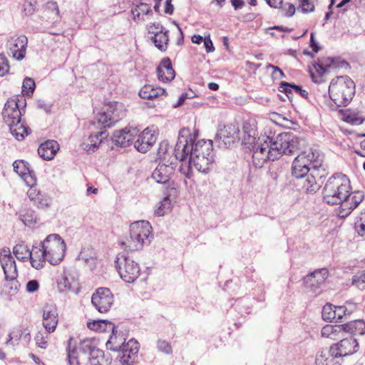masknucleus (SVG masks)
Instances as JSON below:
<instances>
[{
    "label": "nucleus",
    "mask_w": 365,
    "mask_h": 365,
    "mask_svg": "<svg viewBox=\"0 0 365 365\" xmlns=\"http://www.w3.org/2000/svg\"><path fill=\"white\" fill-rule=\"evenodd\" d=\"M292 89L302 97L308 98V92L302 89L301 86L287 82H282L280 83L279 91L284 92L288 98H289V95L292 93Z\"/></svg>",
    "instance_id": "obj_35"
},
{
    "label": "nucleus",
    "mask_w": 365,
    "mask_h": 365,
    "mask_svg": "<svg viewBox=\"0 0 365 365\" xmlns=\"http://www.w3.org/2000/svg\"><path fill=\"white\" fill-rule=\"evenodd\" d=\"M173 162L159 163L152 173V178L158 184L170 185V178L174 173Z\"/></svg>",
    "instance_id": "obj_21"
},
{
    "label": "nucleus",
    "mask_w": 365,
    "mask_h": 365,
    "mask_svg": "<svg viewBox=\"0 0 365 365\" xmlns=\"http://www.w3.org/2000/svg\"><path fill=\"white\" fill-rule=\"evenodd\" d=\"M158 349L166 354H170L173 351L171 345L165 340H159L158 341Z\"/></svg>",
    "instance_id": "obj_54"
},
{
    "label": "nucleus",
    "mask_w": 365,
    "mask_h": 365,
    "mask_svg": "<svg viewBox=\"0 0 365 365\" xmlns=\"http://www.w3.org/2000/svg\"><path fill=\"white\" fill-rule=\"evenodd\" d=\"M348 307L346 306H334V312H336V319H342L343 316L347 315Z\"/></svg>",
    "instance_id": "obj_57"
},
{
    "label": "nucleus",
    "mask_w": 365,
    "mask_h": 365,
    "mask_svg": "<svg viewBox=\"0 0 365 365\" xmlns=\"http://www.w3.org/2000/svg\"><path fill=\"white\" fill-rule=\"evenodd\" d=\"M139 130L135 127H126L123 130H116L113 133V140L116 145L126 147L138 135Z\"/></svg>",
    "instance_id": "obj_20"
},
{
    "label": "nucleus",
    "mask_w": 365,
    "mask_h": 365,
    "mask_svg": "<svg viewBox=\"0 0 365 365\" xmlns=\"http://www.w3.org/2000/svg\"><path fill=\"white\" fill-rule=\"evenodd\" d=\"M288 133L292 135L298 140H303L304 144L300 147L299 146V148L295 149L292 153H281L279 158L282 155H292L294 154H298L292 163V174L294 178H302L304 175L309 173V171L312 169H313V168H312V165H310L311 160L307 159L306 151L304 150V149L307 147V142L304 138L297 137L292 133Z\"/></svg>",
    "instance_id": "obj_8"
},
{
    "label": "nucleus",
    "mask_w": 365,
    "mask_h": 365,
    "mask_svg": "<svg viewBox=\"0 0 365 365\" xmlns=\"http://www.w3.org/2000/svg\"><path fill=\"white\" fill-rule=\"evenodd\" d=\"M106 344V348L113 351H119L126 344L125 338L123 334L118 333L114 326V330Z\"/></svg>",
    "instance_id": "obj_28"
},
{
    "label": "nucleus",
    "mask_w": 365,
    "mask_h": 365,
    "mask_svg": "<svg viewBox=\"0 0 365 365\" xmlns=\"http://www.w3.org/2000/svg\"><path fill=\"white\" fill-rule=\"evenodd\" d=\"M58 150V143L56 140H48L40 145L38 153L43 159L50 160L54 158Z\"/></svg>",
    "instance_id": "obj_25"
},
{
    "label": "nucleus",
    "mask_w": 365,
    "mask_h": 365,
    "mask_svg": "<svg viewBox=\"0 0 365 365\" xmlns=\"http://www.w3.org/2000/svg\"><path fill=\"white\" fill-rule=\"evenodd\" d=\"M7 280L9 281V284H7V287H9L10 289V292H9L10 294H15L19 290L20 284L16 280V279H7Z\"/></svg>",
    "instance_id": "obj_60"
},
{
    "label": "nucleus",
    "mask_w": 365,
    "mask_h": 365,
    "mask_svg": "<svg viewBox=\"0 0 365 365\" xmlns=\"http://www.w3.org/2000/svg\"><path fill=\"white\" fill-rule=\"evenodd\" d=\"M172 203L169 196L165 197L159 203V206L155 210V215L161 217L171 211Z\"/></svg>",
    "instance_id": "obj_41"
},
{
    "label": "nucleus",
    "mask_w": 365,
    "mask_h": 365,
    "mask_svg": "<svg viewBox=\"0 0 365 365\" xmlns=\"http://www.w3.org/2000/svg\"><path fill=\"white\" fill-rule=\"evenodd\" d=\"M343 120L352 125H360L363 123L364 119L356 116L355 113L349 112L344 114Z\"/></svg>",
    "instance_id": "obj_46"
},
{
    "label": "nucleus",
    "mask_w": 365,
    "mask_h": 365,
    "mask_svg": "<svg viewBox=\"0 0 365 365\" xmlns=\"http://www.w3.org/2000/svg\"><path fill=\"white\" fill-rule=\"evenodd\" d=\"M79 354L76 348L71 349V342L69 341L68 346V359L70 365H80Z\"/></svg>",
    "instance_id": "obj_44"
},
{
    "label": "nucleus",
    "mask_w": 365,
    "mask_h": 365,
    "mask_svg": "<svg viewBox=\"0 0 365 365\" xmlns=\"http://www.w3.org/2000/svg\"><path fill=\"white\" fill-rule=\"evenodd\" d=\"M0 262L4 269L6 279H15L17 277V269L15 260L9 249H3L0 254Z\"/></svg>",
    "instance_id": "obj_19"
},
{
    "label": "nucleus",
    "mask_w": 365,
    "mask_h": 365,
    "mask_svg": "<svg viewBox=\"0 0 365 365\" xmlns=\"http://www.w3.org/2000/svg\"><path fill=\"white\" fill-rule=\"evenodd\" d=\"M39 288V284L37 280L33 279L27 282L26 289L29 293H33L37 291Z\"/></svg>",
    "instance_id": "obj_59"
},
{
    "label": "nucleus",
    "mask_w": 365,
    "mask_h": 365,
    "mask_svg": "<svg viewBox=\"0 0 365 365\" xmlns=\"http://www.w3.org/2000/svg\"><path fill=\"white\" fill-rule=\"evenodd\" d=\"M322 317L324 321L331 322L336 319V312H334V306L327 304L323 307Z\"/></svg>",
    "instance_id": "obj_42"
},
{
    "label": "nucleus",
    "mask_w": 365,
    "mask_h": 365,
    "mask_svg": "<svg viewBox=\"0 0 365 365\" xmlns=\"http://www.w3.org/2000/svg\"><path fill=\"white\" fill-rule=\"evenodd\" d=\"M30 188L27 191V195L31 201L38 208H44L48 205V200L41 193L34 185H29Z\"/></svg>",
    "instance_id": "obj_30"
},
{
    "label": "nucleus",
    "mask_w": 365,
    "mask_h": 365,
    "mask_svg": "<svg viewBox=\"0 0 365 365\" xmlns=\"http://www.w3.org/2000/svg\"><path fill=\"white\" fill-rule=\"evenodd\" d=\"M157 73L158 79L163 82H169L175 78V73L170 58H165L161 61L157 68Z\"/></svg>",
    "instance_id": "obj_23"
},
{
    "label": "nucleus",
    "mask_w": 365,
    "mask_h": 365,
    "mask_svg": "<svg viewBox=\"0 0 365 365\" xmlns=\"http://www.w3.org/2000/svg\"><path fill=\"white\" fill-rule=\"evenodd\" d=\"M323 200L330 205H339V215L347 217L363 200L364 192H351L349 179L342 173H335L326 182L322 190Z\"/></svg>",
    "instance_id": "obj_3"
},
{
    "label": "nucleus",
    "mask_w": 365,
    "mask_h": 365,
    "mask_svg": "<svg viewBox=\"0 0 365 365\" xmlns=\"http://www.w3.org/2000/svg\"><path fill=\"white\" fill-rule=\"evenodd\" d=\"M158 135V132L155 126L148 127L138 135V138L135 141L134 146L139 152L145 153L156 142Z\"/></svg>",
    "instance_id": "obj_13"
},
{
    "label": "nucleus",
    "mask_w": 365,
    "mask_h": 365,
    "mask_svg": "<svg viewBox=\"0 0 365 365\" xmlns=\"http://www.w3.org/2000/svg\"><path fill=\"white\" fill-rule=\"evenodd\" d=\"M147 29L149 34L153 35H158L165 31L163 26L158 23H150L148 25Z\"/></svg>",
    "instance_id": "obj_53"
},
{
    "label": "nucleus",
    "mask_w": 365,
    "mask_h": 365,
    "mask_svg": "<svg viewBox=\"0 0 365 365\" xmlns=\"http://www.w3.org/2000/svg\"><path fill=\"white\" fill-rule=\"evenodd\" d=\"M114 302L113 294L108 288H98L93 294L91 302L101 313H106L111 308Z\"/></svg>",
    "instance_id": "obj_11"
},
{
    "label": "nucleus",
    "mask_w": 365,
    "mask_h": 365,
    "mask_svg": "<svg viewBox=\"0 0 365 365\" xmlns=\"http://www.w3.org/2000/svg\"><path fill=\"white\" fill-rule=\"evenodd\" d=\"M169 149V143L168 140H163L160 143L158 155L160 158L163 160L166 159V155L168 154Z\"/></svg>",
    "instance_id": "obj_55"
},
{
    "label": "nucleus",
    "mask_w": 365,
    "mask_h": 365,
    "mask_svg": "<svg viewBox=\"0 0 365 365\" xmlns=\"http://www.w3.org/2000/svg\"><path fill=\"white\" fill-rule=\"evenodd\" d=\"M139 351L138 342L131 339L126 342V344L119 351L121 352L120 362L121 365H133L138 358Z\"/></svg>",
    "instance_id": "obj_18"
},
{
    "label": "nucleus",
    "mask_w": 365,
    "mask_h": 365,
    "mask_svg": "<svg viewBox=\"0 0 365 365\" xmlns=\"http://www.w3.org/2000/svg\"><path fill=\"white\" fill-rule=\"evenodd\" d=\"M328 277L329 270L327 268H322L308 274L303 280L307 289L317 293L319 292L320 287L324 284Z\"/></svg>",
    "instance_id": "obj_14"
},
{
    "label": "nucleus",
    "mask_w": 365,
    "mask_h": 365,
    "mask_svg": "<svg viewBox=\"0 0 365 365\" xmlns=\"http://www.w3.org/2000/svg\"><path fill=\"white\" fill-rule=\"evenodd\" d=\"M299 7L302 13L312 12L314 10L313 2L310 0H299Z\"/></svg>",
    "instance_id": "obj_48"
},
{
    "label": "nucleus",
    "mask_w": 365,
    "mask_h": 365,
    "mask_svg": "<svg viewBox=\"0 0 365 365\" xmlns=\"http://www.w3.org/2000/svg\"><path fill=\"white\" fill-rule=\"evenodd\" d=\"M28 38L26 36L11 37L7 41V47L12 57L17 61H21L26 55Z\"/></svg>",
    "instance_id": "obj_16"
},
{
    "label": "nucleus",
    "mask_w": 365,
    "mask_h": 365,
    "mask_svg": "<svg viewBox=\"0 0 365 365\" xmlns=\"http://www.w3.org/2000/svg\"><path fill=\"white\" fill-rule=\"evenodd\" d=\"M151 41L155 44V47L161 51H166L169 41L168 31L165 30L164 32L154 35L151 37Z\"/></svg>",
    "instance_id": "obj_37"
},
{
    "label": "nucleus",
    "mask_w": 365,
    "mask_h": 365,
    "mask_svg": "<svg viewBox=\"0 0 365 365\" xmlns=\"http://www.w3.org/2000/svg\"><path fill=\"white\" fill-rule=\"evenodd\" d=\"M343 331H344L343 324H327L322 327L321 330V336L324 338L336 340L340 337V335Z\"/></svg>",
    "instance_id": "obj_31"
},
{
    "label": "nucleus",
    "mask_w": 365,
    "mask_h": 365,
    "mask_svg": "<svg viewBox=\"0 0 365 365\" xmlns=\"http://www.w3.org/2000/svg\"><path fill=\"white\" fill-rule=\"evenodd\" d=\"M257 135L256 123L254 120L244 122L242 130L235 124L224 126L218 130L215 139L219 140V146L228 148L235 143L241 141L242 145L253 151L254 163L262 166L267 160H275L281 153H290L304 144L289 133H279L273 139L267 135Z\"/></svg>",
    "instance_id": "obj_1"
},
{
    "label": "nucleus",
    "mask_w": 365,
    "mask_h": 365,
    "mask_svg": "<svg viewBox=\"0 0 365 365\" xmlns=\"http://www.w3.org/2000/svg\"><path fill=\"white\" fill-rule=\"evenodd\" d=\"M267 68H271L272 70V76L274 79H280L285 76L284 72L276 66L268 64Z\"/></svg>",
    "instance_id": "obj_56"
},
{
    "label": "nucleus",
    "mask_w": 365,
    "mask_h": 365,
    "mask_svg": "<svg viewBox=\"0 0 365 365\" xmlns=\"http://www.w3.org/2000/svg\"><path fill=\"white\" fill-rule=\"evenodd\" d=\"M23 10L25 15H32L36 10V1L34 0H25L23 4Z\"/></svg>",
    "instance_id": "obj_49"
},
{
    "label": "nucleus",
    "mask_w": 365,
    "mask_h": 365,
    "mask_svg": "<svg viewBox=\"0 0 365 365\" xmlns=\"http://www.w3.org/2000/svg\"><path fill=\"white\" fill-rule=\"evenodd\" d=\"M36 87L35 81L31 78H24L22 84V93L24 96H30L33 94Z\"/></svg>",
    "instance_id": "obj_43"
},
{
    "label": "nucleus",
    "mask_w": 365,
    "mask_h": 365,
    "mask_svg": "<svg viewBox=\"0 0 365 365\" xmlns=\"http://www.w3.org/2000/svg\"><path fill=\"white\" fill-rule=\"evenodd\" d=\"M137 9L140 13H143V14H148L151 11L150 7L145 4H140V5H139Z\"/></svg>",
    "instance_id": "obj_64"
},
{
    "label": "nucleus",
    "mask_w": 365,
    "mask_h": 365,
    "mask_svg": "<svg viewBox=\"0 0 365 365\" xmlns=\"http://www.w3.org/2000/svg\"><path fill=\"white\" fill-rule=\"evenodd\" d=\"M354 93V82L347 76H340L332 79L329 86V97L339 107L347 106Z\"/></svg>",
    "instance_id": "obj_6"
},
{
    "label": "nucleus",
    "mask_w": 365,
    "mask_h": 365,
    "mask_svg": "<svg viewBox=\"0 0 365 365\" xmlns=\"http://www.w3.org/2000/svg\"><path fill=\"white\" fill-rule=\"evenodd\" d=\"M204 46L205 47L207 53L212 52L215 50L212 42L210 38H205L204 39Z\"/></svg>",
    "instance_id": "obj_61"
},
{
    "label": "nucleus",
    "mask_w": 365,
    "mask_h": 365,
    "mask_svg": "<svg viewBox=\"0 0 365 365\" xmlns=\"http://www.w3.org/2000/svg\"><path fill=\"white\" fill-rule=\"evenodd\" d=\"M115 262L118 272L123 281L132 283L138 278L140 272L138 263L123 255H118Z\"/></svg>",
    "instance_id": "obj_9"
},
{
    "label": "nucleus",
    "mask_w": 365,
    "mask_h": 365,
    "mask_svg": "<svg viewBox=\"0 0 365 365\" xmlns=\"http://www.w3.org/2000/svg\"><path fill=\"white\" fill-rule=\"evenodd\" d=\"M66 248V243L59 235H48L38 250V259L42 260V267L46 260L53 265L59 264L64 258Z\"/></svg>",
    "instance_id": "obj_4"
},
{
    "label": "nucleus",
    "mask_w": 365,
    "mask_h": 365,
    "mask_svg": "<svg viewBox=\"0 0 365 365\" xmlns=\"http://www.w3.org/2000/svg\"><path fill=\"white\" fill-rule=\"evenodd\" d=\"M172 0H166L165 1V13L168 14H173L174 7L171 4Z\"/></svg>",
    "instance_id": "obj_63"
},
{
    "label": "nucleus",
    "mask_w": 365,
    "mask_h": 365,
    "mask_svg": "<svg viewBox=\"0 0 365 365\" xmlns=\"http://www.w3.org/2000/svg\"><path fill=\"white\" fill-rule=\"evenodd\" d=\"M359 343L353 337L341 339L332 344L329 350V355L334 358L344 357L352 355L358 351Z\"/></svg>",
    "instance_id": "obj_10"
},
{
    "label": "nucleus",
    "mask_w": 365,
    "mask_h": 365,
    "mask_svg": "<svg viewBox=\"0 0 365 365\" xmlns=\"http://www.w3.org/2000/svg\"><path fill=\"white\" fill-rule=\"evenodd\" d=\"M196 130L192 133L187 128L180 129L173 150L175 159L185 162V165L180 166V172L188 179L192 177V168L206 174L214 164L212 140H198Z\"/></svg>",
    "instance_id": "obj_2"
},
{
    "label": "nucleus",
    "mask_w": 365,
    "mask_h": 365,
    "mask_svg": "<svg viewBox=\"0 0 365 365\" xmlns=\"http://www.w3.org/2000/svg\"><path fill=\"white\" fill-rule=\"evenodd\" d=\"M3 118L8 126L21 122V113L16 99H9L5 103Z\"/></svg>",
    "instance_id": "obj_17"
},
{
    "label": "nucleus",
    "mask_w": 365,
    "mask_h": 365,
    "mask_svg": "<svg viewBox=\"0 0 365 365\" xmlns=\"http://www.w3.org/2000/svg\"><path fill=\"white\" fill-rule=\"evenodd\" d=\"M24 332L21 331H14L9 335V339L6 342V345H11L12 346H15L18 344V341L21 338V335Z\"/></svg>",
    "instance_id": "obj_52"
},
{
    "label": "nucleus",
    "mask_w": 365,
    "mask_h": 365,
    "mask_svg": "<svg viewBox=\"0 0 365 365\" xmlns=\"http://www.w3.org/2000/svg\"><path fill=\"white\" fill-rule=\"evenodd\" d=\"M306 151L307 159L310 160V165L314 170H317L322 166L324 160V155L318 149H309Z\"/></svg>",
    "instance_id": "obj_33"
},
{
    "label": "nucleus",
    "mask_w": 365,
    "mask_h": 365,
    "mask_svg": "<svg viewBox=\"0 0 365 365\" xmlns=\"http://www.w3.org/2000/svg\"><path fill=\"white\" fill-rule=\"evenodd\" d=\"M125 116L124 105L117 101L110 102L106 105L102 111L96 115L93 125L97 128L106 129L113 126Z\"/></svg>",
    "instance_id": "obj_7"
},
{
    "label": "nucleus",
    "mask_w": 365,
    "mask_h": 365,
    "mask_svg": "<svg viewBox=\"0 0 365 365\" xmlns=\"http://www.w3.org/2000/svg\"><path fill=\"white\" fill-rule=\"evenodd\" d=\"M108 136L106 130L98 131L94 134H91L87 140L83 142L82 147L88 152H94L97 150L103 142Z\"/></svg>",
    "instance_id": "obj_24"
},
{
    "label": "nucleus",
    "mask_w": 365,
    "mask_h": 365,
    "mask_svg": "<svg viewBox=\"0 0 365 365\" xmlns=\"http://www.w3.org/2000/svg\"><path fill=\"white\" fill-rule=\"evenodd\" d=\"M58 322L57 309L55 306L47 305L43 310V325L48 333L56 330Z\"/></svg>",
    "instance_id": "obj_22"
},
{
    "label": "nucleus",
    "mask_w": 365,
    "mask_h": 365,
    "mask_svg": "<svg viewBox=\"0 0 365 365\" xmlns=\"http://www.w3.org/2000/svg\"><path fill=\"white\" fill-rule=\"evenodd\" d=\"M14 170L19 174L27 185H35L36 178L32 175L28 167V163L24 160H16L13 163Z\"/></svg>",
    "instance_id": "obj_26"
},
{
    "label": "nucleus",
    "mask_w": 365,
    "mask_h": 365,
    "mask_svg": "<svg viewBox=\"0 0 365 365\" xmlns=\"http://www.w3.org/2000/svg\"><path fill=\"white\" fill-rule=\"evenodd\" d=\"M87 327L91 330L99 332L114 330V324L107 320H94L93 322H88Z\"/></svg>",
    "instance_id": "obj_36"
},
{
    "label": "nucleus",
    "mask_w": 365,
    "mask_h": 365,
    "mask_svg": "<svg viewBox=\"0 0 365 365\" xmlns=\"http://www.w3.org/2000/svg\"><path fill=\"white\" fill-rule=\"evenodd\" d=\"M19 219L26 226H31L36 223L37 216L34 211L26 207H22L18 212Z\"/></svg>",
    "instance_id": "obj_32"
},
{
    "label": "nucleus",
    "mask_w": 365,
    "mask_h": 365,
    "mask_svg": "<svg viewBox=\"0 0 365 365\" xmlns=\"http://www.w3.org/2000/svg\"><path fill=\"white\" fill-rule=\"evenodd\" d=\"M103 353L96 354L93 352V355L88 356L87 359L90 361V365H101V360H102Z\"/></svg>",
    "instance_id": "obj_58"
},
{
    "label": "nucleus",
    "mask_w": 365,
    "mask_h": 365,
    "mask_svg": "<svg viewBox=\"0 0 365 365\" xmlns=\"http://www.w3.org/2000/svg\"><path fill=\"white\" fill-rule=\"evenodd\" d=\"M349 63L339 57L331 58L325 57L319 59L314 65V68L318 73L319 76H322L325 73L328 72L330 69H348Z\"/></svg>",
    "instance_id": "obj_15"
},
{
    "label": "nucleus",
    "mask_w": 365,
    "mask_h": 365,
    "mask_svg": "<svg viewBox=\"0 0 365 365\" xmlns=\"http://www.w3.org/2000/svg\"><path fill=\"white\" fill-rule=\"evenodd\" d=\"M344 331L351 334L362 335L365 333V323L363 320H354L344 324Z\"/></svg>",
    "instance_id": "obj_34"
},
{
    "label": "nucleus",
    "mask_w": 365,
    "mask_h": 365,
    "mask_svg": "<svg viewBox=\"0 0 365 365\" xmlns=\"http://www.w3.org/2000/svg\"><path fill=\"white\" fill-rule=\"evenodd\" d=\"M35 341L38 347L46 349L48 344V334L38 332L35 336Z\"/></svg>",
    "instance_id": "obj_47"
},
{
    "label": "nucleus",
    "mask_w": 365,
    "mask_h": 365,
    "mask_svg": "<svg viewBox=\"0 0 365 365\" xmlns=\"http://www.w3.org/2000/svg\"><path fill=\"white\" fill-rule=\"evenodd\" d=\"M277 9H280L285 16L291 17L295 14V6L292 4H286L284 6L282 4Z\"/></svg>",
    "instance_id": "obj_51"
},
{
    "label": "nucleus",
    "mask_w": 365,
    "mask_h": 365,
    "mask_svg": "<svg viewBox=\"0 0 365 365\" xmlns=\"http://www.w3.org/2000/svg\"><path fill=\"white\" fill-rule=\"evenodd\" d=\"M299 180L298 185L307 193H314L319 189L315 177L312 173H307L302 178H296Z\"/></svg>",
    "instance_id": "obj_27"
},
{
    "label": "nucleus",
    "mask_w": 365,
    "mask_h": 365,
    "mask_svg": "<svg viewBox=\"0 0 365 365\" xmlns=\"http://www.w3.org/2000/svg\"><path fill=\"white\" fill-rule=\"evenodd\" d=\"M13 253L16 257L22 261L26 262L29 259L31 260V266L36 269L42 268V260L38 259V251H31L24 242L16 245L13 248Z\"/></svg>",
    "instance_id": "obj_12"
},
{
    "label": "nucleus",
    "mask_w": 365,
    "mask_h": 365,
    "mask_svg": "<svg viewBox=\"0 0 365 365\" xmlns=\"http://www.w3.org/2000/svg\"><path fill=\"white\" fill-rule=\"evenodd\" d=\"M78 350L83 356H86L88 354L89 356H92L95 351H96V354H102V351L96 349L93 345V341L88 339H84L81 342L78 346Z\"/></svg>",
    "instance_id": "obj_39"
},
{
    "label": "nucleus",
    "mask_w": 365,
    "mask_h": 365,
    "mask_svg": "<svg viewBox=\"0 0 365 365\" xmlns=\"http://www.w3.org/2000/svg\"><path fill=\"white\" fill-rule=\"evenodd\" d=\"M230 2L235 10L242 9L245 5L244 0H230Z\"/></svg>",
    "instance_id": "obj_62"
},
{
    "label": "nucleus",
    "mask_w": 365,
    "mask_h": 365,
    "mask_svg": "<svg viewBox=\"0 0 365 365\" xmlns=\"http://www.w3.org/2000/svg\"><path fill=\"white\" fill-rule=\"evenodd\" d=\"M139 96L144 99H160L165 96V91L160 87L145 85L140 90Z\"/></svg>",
    "instance_id": "obj_29"
},
{
    "label": "nucleus",
    "mask_w": 365,
    "mask_h": 365,
    "mask_svg": "<svg viewBox=\"0 0 365 365\" xmlns=\"http://www.w3.org/2000/svg\"><path fill=\"white\" fill-rule=\"evenodd\" d=\"M10 133L15 137L18 140H21L25 136L29 134V128L26 127L23 122H20L14 125L9 126Z\"/></svg>",
    "instance_id": "obj_38"
},
{
    "label": "nucleus",
    "mask_w": 365,
    "mask_h": 365,
    "mask_svg": "<svg viewBox=\"0 0 365 365\" xmlns=\"http://www.w3.org/2000/svg\"><path fill=\"white\" fill-rule=\"evenodd\" d=\"M78 259L79 261H82L86 264H88L91 269L95 267L96 261L95 254L88 248L82 250Z\"/></svg>",
    "instance_id": "obj_40"
},
{
    "label": "nucleus",
    "mask_w": 365,
    "mask_h": 365,
    "mask_svg": "<svg viewBox=\"0 0 365 365\" xmlns=\"http://www.w3.org/2000/svg\"><path fill=\"white\" fill-rule=\"evenodd\" d=\"M355 230L359 236L365 238V210L361 212L359 220L355 222Z\"/></svg>",
    "instance_id": "obj_45"
},
{
    "label": "nucleus",
    "mask_w": 365,
    "mask_h": 365,
    "mask_svg": "<svg viewBox=\"0 0 365 365\" xmlns=\"http://www.w3.org/2000/svg\"><path fill=\"white\" fill-rule=\"evenodd\" d=\"M9 61L4 54H0V76H4L9 71Z\"/></svg>",
    "instance_id": "obj_50"
},
{
    "label": "nucleus",
    "mask_w": 365,
    "mask_h": 365,
    "mask_svg": "<svg viewBox=\"0 0 365 365\" xmlns=\"http://www.w3.org/2000/svg\"><path fill=\"white\" fill-rule=\"evenodd\" d=\"M153 237L152 227L145 220L137 221L130 225V237L120 245L125 250L133 252L141 250L143 246L150 243Z\"/></svg>",
    "instance_id": "obj_5"
}]
</instances>
